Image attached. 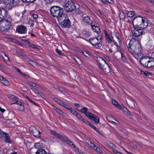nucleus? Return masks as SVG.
I'll list each match as a JSON object with an SVG mask.
<instances>
[{
	"label": "nucleus",
	"mask_w": 154,
	"mask_h": 154,
	"mask_svg": "<svg viewBox=\"0 0 154 154\" xmlns=\"http://www.w3.org/2000/svg\"><path fill=\"white\" fill-rule=\"evenodd\" d=\"M128 49L130 52L137 59L143 56L141 52V45L138 41H136L134 39L131 40L128 44Z\"/></svg>",
	"instance_id": "f257e3e1"
},
{
	"label": "nucleus",
	"mask_w": 154,
	"mask_h": 154,
	"mask_svg": "<svg viewBox=\"0 0 154 154\" xmlns=\"http://www.w3.org/2000/svg\"><path fill=\"white\" fill-rule=\"evenodd\" d=\"M50 12L51 14L53 17H57L58 20L67 17V14L63 13V8L58 6L51 7Z\"/></svg>",
	"instance_id": "f03ea898"
},
{
	"label": "nucleus",
	"mask_w": 154,
	"mask_h": 154,
	"mask_svg": "<svg viewBox=\"0 0 154 154\" xmlns=\"http://www.w3.org/2000/svg\"><path fill=\"white\" fill-rule=\"evenodd\" d=\"M6 19L0 21V29L2 31L8 29L11 25L12 17L9 15H8Z\"/></svg>",
	"instance_id": "7ed1b4c3"
},
{
	"label": "nucleus",
	"mask_w": 154,
	"mask_h": 154,
	"mask_svg": "<svg viewBox=\"0 0 154 154\" xmlns=\"http://www.w3.org/2000/svg\"><path fill=\"white\" fill-rule=\"evenodd\" d=\"M98 60V63L100 68L105 74L109 73L111 69L107 63L102 58L99 57Z\"/></svg>",
	"instance_id": "20e7f679"
},
{
	"label": "nucleus",
	"mask_w": 154,
	"mask_h": 154,
	"mask_svg": "<svg viewBox=\"0 0 154 154\" xmlns=\"http://www.w3.org/2000/svg\"><path fill=\"white\" fill-rule=\"evenodd\" d=\"M102 36L100 35H98L97 37H94L87 41L89 42L93 46L96 48L101 47L102 45Z\"/></svg>",
	"instance_id": "39448f33"
},
{
	"label": "nucleus",
	"mask_w": 154,
	"mask_h": 154,
	"mask_svg": "<svg viewBox=\"0 0 154 154\" xmlns=\"http://www.w3.org/2000/svg\"><path fill=\"white\" fill-rule=\"evenodd\" d=\"M51 132L52 134L55 136L56 137L58 138L60 140L62 141H66V143L67 144L69 145L71 147L74 149L77 153L79 152L78 148L70 140H66L63 136L59 135L57 133L54 131H51Z\"/></svg>",
	"instance_id": "423d86ee"
},
{
	"label": "nucleus",
	"mask_w": 154,
	"mask_h": 154,
	"mask_svg": "<svg viewBox=\"0 0 154 154\" xmlns=\"http://www.w3.org/2000/svg\"><path fill=\"white\" fill-rule=\"evenodd\" d=\"M63 7L67 12H72L75 8L74 3L70 0L66 1L63 5Z\"/></svg>",
	"instance_id": "0eeeda50"
},
{
	"label": "nucleus",
	"mask_w": 154,
	"mask_h": 154,
	"mask_svg": "<svg viewBox=\"0 0 154 154\" xmlns=\"http://www.w3.org/2000/svg\"><path fill=\"white\" fill-rule=\"evenodd\" d=\"M5 6L10 9H12L15 6L18 5L19 0H3Z\"/></svg>",
	"instance_id": "6e6552de"
},
{
	"label": "nucleus",
	"mask_w": 154,
	"mask_h": 154,
	"mask_svg": "<svg viewBox=\"0 0 154 154\" xmlns=\"http://www.w3.org/2000/svg\"><path fill=\"white\" fill-rule=\"evenodd\" d=\"M63 20L62 22H61V26L63 27H69L70 25V22L68 19V15H67V17L62 19L59 20V21Z\"/></svg>",
	"instance_id": "1a4fd4ad"
},
{
	"label": "nucleus",
	"mask_w": 154,
	"mask_h": 154,
	"mask_svg": "<svg viewBox=\"0 0 154 154\" xmlns=\"http://www.w3.org/2000/svg\"><path fill=\"white\" fill-rule=\"evenodd\" d=\"M29 129L32 134L35 137L39 138L41 137V133L36 127L31 126L29 128Z\"/></svg>",
	"instance_id": "9d476101"
},
{
	"label": "nucleus",
	"mask_w": 154,
	"mask_h": 154,
	"mask_svg": "<svg viewBox=\"0 0 154 154\" xmlns=\"http://www.w3.org/2000/svg\"><path fill=\"white\" fill-rule=\"evenodd\" d=\"M104 33L106 39L108 43H111L113 41V42L115 43V44L116 45V46L118 48H119V46L117 44V43L113 39V37L112 36V34L111 31H110V37L107 33L106 31H105Z\"/></svg>",
	"instance_id": "9b49d317"
},
{
	"label": "nucleus",
	"mask_w": 154,
	"mask_h": 154,
	"mask_svg": "<svg viewBox=\"0 0 154 154\" xmlns=\"http://www.w3.org/2000/svg\"><path fill=\"white\" fill-rule=\"evenodd\" d=\"M143 20V17H138L134 18L132 22V24L134 27H140V25Z\"/></svg>",
	"instance_id": "f8f14e48"
},
{
	"label": "nucleus",
	"mask_w": 154,
	"mask_h": 154,
	"mask_svg": "<svg viewBox=\"0 0 154 154\" xmlns=\"http://www.w3.org/2000/svg\"><path fill=\"white\" fill-rule=\"evenodd\" d=\"M134 27V29L132 31V33L134 36L138 37L143 34L142 29H140L139 27Z\"/></svg>",
	"instance_id": "ddd939ff"
},
{
	"label": "nucleus",
	"mask_w": 154,
	"mask_h": 154,
	"mask_svg": "<svg viewBox=\"0 0 154 154\" xmlns=\"http://www.w3.org/2000/svg\"><path fill=\"white\" fill-rule=\"evenodd\" d=\"M91 24L92 28L94 32L98 34L100 32V28L98 26V25L96 23V21L91 22Z\"/></svg>",
	"instance_id": "4468645a"
},
{
	"label": "nucleus",
	"mask_w": 154,
	"mask_h": 154,
	"mask_svg": "<svg viewBox=\"0 0 154 154\" xmlns=\"http://www.w3.org/2000/svg\"><path fill=\"white\" fill-rule=\"evenodd\" d=\"M7 12L4 8L0 9V21L2 20L7 18Z\"/></svg>",
	"instance_id": "2eb2a0df"
},
{
	"label": "nucleus",
	"mask_w": 154,
	"mask_h": 154,
	"mask_svg": "<svg viewBox=\"0 0 154 154\" xmlns=\"http://www.w3.org/2000/svg\"><path fill=\"white\" fill-rule=\"evenodd\" d=\"M143 20L141 21L140 25V29H143L146 27L148 25V20L147 19L143 17Z\"/></svg>",
	"instance_id": "dca6fc26"
},
{
	"label": "nucleus",
	"mask_w": 154,
	"mask_h": 154,
	"mask_svg": "<svg viewBox=\"0 0 154 154\" xmlns=\"http://www.w3.org/2000/svg\"><path fill=\"white\" fill-rule=\"evenodd\" d=\"M149 57L144 56L143 57L140 58V62L143 66H146L149 59Z\"/></svg>",
	"instance_id": "f3484780"
},
{
	"label": "nucleus",
	"mask_w": 154,
	"mask_h": 154,
	"mask_svg": "<svg viewBox=\"0 0 154 154\" xmlns=\"http://www.w3.org/2000/svg\"><path fill=\"white\" fill-rule=\"evenodd\" d=\"M16 30L20 33L25 34L27 31L26 28L23 26L20 25L17 28Z\"/></svg>",
	"instance_id": "a211bd4d"
},
{
	"label": "nucleus",
	"mask_w": 154,
	"mask_h": 154,
	"mask_svg": "<svg viewBox=\"0 0 154 154\" xmlns=\"http://www.w3.org/2000/svg\"><path fill=\"white\" fill-rule=\"evenodd\" d=\"M91 21L90 17L88 16L84 17L82 19V23L85 25H89Z\"/></svg>",
	"instance_id": "6ab92c4d"
},
{
	"label": "nucleus",
	"mask_w": 154,
	"mask_h": 154,
	"mask_svg": "<svg viewBox=\"0 0 154 154\" xmlns=\"http://www.w3.org/2000/svg\"><path fill=\"white\" fill-rule=\"evenodd\" d=\"M111 100L113 104L115 106L118 108H119V109L122 110L124 109L125 106L123 105L122 104L121 106H120L116 100L114 99H112Z\"/></svg>",
	"instance_id": "aec40b11"
},
{
	"label": "nucleus",
	"mask_w": 154,
	"mask_h": 154,
	"mask_svg": "<svg viewBox=\"0 0 154 154\" xmlns=\"http://www.w3.org/2000/svg\"><path fill=\"white\" fill-rule=\"evenodd\" d=\"M148 68H152L154 66V59L150 57L146 66Z\"/></svg>",
	"instance_id": "412c9836"
},
{
	"label": "nucleus",
	"mask_w": 154,
	"mask_h": 154,
	"mask_svg": "<svg viewBox=\"0 0 154 154\" xmlns=\"http://www.w3.org/2000/svg\"><path fill=\"white\" fill-rule=\"evenodd\" d=\"M2 78L0 79V80L1 81V82L4 85L7 86L9 85V82L5 78L2 76Z\"/></svg>",
	"instance_id": "4be33fe9"
},
{
	"label": "nucleus",
	"mask_w": 154,
	"mask_h": 154,
	"mask_svg": "<svg viewBox=\"0 0 154 154\" xmlns=\"http://www.w3.org/2000/svg\"><path fill=\"white\" fill-rule=\"evenodd\" d=\"M8 97L12 101V103L14 101H16L18 98L14 95L12 94H9L8 96Z\"/></svg>",
	"instance_id": "5701e85b"
},
{
	"label": "nucleus",
	"mask_w": 154,
	"mask_h": 154,
	"mask_svg": "<svg viewBox=\"0 0 154 154\" xmlns=\"http://www.w3.org/2000/svg\"><path fill=\"white\" fill-rule=\"evenodd\" d=\"M81 53L85 56L88 58L90 57L91 56L90 54L88 51L85 50L82 51Z\"/></svg>",
	"instance_id": "b1692460"
},
{
	"label": "nucleus",
	"mask_w": 154,
	"mask_h": 154,
	"mask_svg": "<svg viewBox=\"0 0 154 154\" xmlns=\"http://www.w3.org/2000/svg\"><path fill=\"white\" fill-rule=\"evenodd\" d=\"M91 120L94 121V122L97 124H98L99 123V118L94 115L93 116Z\"/></svg>",
	"instance_id": "393cba45"
},
{
	"label": "nucleus",
	"mask_w": 154,
	"mask_h": 154,
	"mask_svg": "<svg viewBox=\"0 0 154 154\" xmlns=\"http://www.w3.org/2000/svg\"><path fill=\"white\" fill-rule=\"evenodd\" d=\"M36 154H47V153L45 149H41L37 151Z\"/></svg>",
	"instance_id": "a878e982"
},
{
	"label": "nucleus",
	"mask_w": 154,
	"mask_h": 154,
	"mask_svg": "<svg viewBox=\"0 0 154 154\" xmlns=\"http://www.w3.org/2000/svg\"><path fill=\"white\" fill-rule=\"evenodd\" d=\"M5 142L6 143H11V141L9 138V135L8 134H7L6 136L5 137Z\"/></svg>",
	"instance_id": "bb28decb"
},
{
	"label": "nucleus",
	"mask_w": 154,
	"mask_h": 154,
	"mask_svg": "<svg viewBox=\"0 0 154 154\" xmlns=\"http://www.w3.org/2000/svg\"><path fill=\"white\" fill-rule=\"evenodd\" d=\"M88 109L87 108L83 107L82 109L80 110V111L84 114H86V113L88 112Z\"/></svg>",
	"instance_id": "cd10ccee"
},
{
	"label": "nucleus",
	"mask_w": 154,
	"mask_h": 154,
	"mask_svg": "<svg viewBox=\"0 0 154 154\" xmlns=\"http://www.w3.org/2000/svg\"><path fill=\"white\" fill-rule=\"evenodd\" d=\"M2 56L3 57L5 60L6 61H9V58L8 57L7 55L4 53L2 52Z\"/></svg>",
	"instance_id": "c85d7f7f"
},
{
	"label": "nucleus",
	"mask_w": 154,
	"mask_h": 154,
	"mask_svg": "<svg viewBox=\"0 0 154 154\" xmlns=\"http://www.w3.org/2000/svg\"><path fill=\"white\" fill-rule=\"evenodd\" d=\"M28 59L29 60L28 62L29 64L34 66H36L37 63L36 62L32 61V60L30 59L29 58H28Z\"/></svg>",
	"instance_id": "c756f323"
},
{
	"label": "nucleus",
	"mask_w": 154,
	"mask_h": 154,
	"mask_svg": "<svg viewBox=\"0 0 154 154\" xmlns=\"http://www.w3.org/2000/svg\"><path fill=\"white\" fill-rule=\"evenodd\" d=\"M85 115L88 117L89 119L92 120V118L93 116V115L92 113L90 112H88Z\"/></svg>",
	"instance_id": "7c9ffc66"
},
{
	"label": "nucleus",
	"mask_w": 154,
	"mask_h": 154,
	"mask_svg": "<svg viewBox=\"0 0 154 154\" xmlns=\"http://www.w3.org/2000/svg\"><path fill=\"white\" fill-rule=\"evenodd\" d=\"M135 14V13L134 11H130L128 12L127 13V15L128 17H132Z\"/></svg>",
	"instance_id": "2f4dec72"
},
{
	"label": "nucleus",
	"mask_w": 154,
	"mask_h": 154,
	"mask_svg": "<svg viewBox=\"0 0 154 154\" xmlns=\"http://www.w3.org/2000/svg\"><path fill=\"white\" fill-rule=\"evenodd\" d=\"M8 133H5L2 131L0 130V138L5 137Z\"/></svg>",
	"instance_id": "473e14b6"
},
{
	"label": "nucleus",
	"mask_w": 154,
	"mask_h": 154,
	"mask_svg": "<svg viewBox=\"0 0 154 154\" xmlns=\"http://www.w3.org/2000/svg\"><path fill=\"white\" fill-rule=\"evenodd\" d=\"M28 43L29 45L32 48L35 49L38 48L37 46L32 44L29 41H28Z\"/></svg>",
	"instance_id": "72a5a7b5"
},
{
	"label": "nucleus",
	"mask_w": 154,
	"mask_h": 154,
	"mask_svg": "<svg viewBox=\"0 0 154 154\" xmlns=\"http://www.w3.org/2000/svg\"><path fill=\"white\" fill-rule=\"evenodd\" d=\"M86 143L88 145L91 147L92 146H93L94 143L91 142L89 140H86Z\"/></svg>",
	"instance_id": "f704fd0d"
},
{
	"label": "nucleus",
	"mask_w": 154,
	"mask_h": 154,
	"mask_svg": "<svg viewBox=\"0 0 154 154\" xmlns=\"http://www.w3.org/2000/svg\"><path fill=\"white\" fill-rule=\"evenodd\" d=\"M74 116L76 117L80 121L83 118L81 115L77 112L76 113L75 115Z\"/></svg>",
	"instance_id": "c9c22d12"
},
{
	"label": "nucleus",
	"mask_w": 154,
	"mask_h": 154,
	"mask_svg": "<svg viewBox=\"0 0 154 154\" xmlns=\"http://www.w3.org/2000/svg\"><path fill=\"white\" fill-rule=\"evenodd\" d=\"M18 108L19 110H20L21 111H23L24 109L23 103L19 106H18Z\"/></svg>",
	"instance_id": "e433bc0d"
},
{
	"label": "nucleus",
	"mask_w": 154,
	"mask_h": 154,
	"mask_svg": "<svg viewBox=\"0 0 154 154\" xmlns=\"http://www.w3.org/2000/svg\"><path fill=\"white\" fill-rule=\"evenodd\" d=\"M69 110L70 111V112H71V113L74 116H75V115L76 113L77 112L74 109L71 108V107L70 109Z\"/></svg>",
	"instance_id": "4c0bfd02"
},
{
	"label": "nucleus",
	"mask_w": 154,
	"mask_h": 154,
	"mask_svg": "<svg viewBox=\"0 0 154 154\" xmlns=\"http://www.w3.org/2000/svg\"><path fill=\"white\" fill-rule=\"evenodd\" d=\"M23 103L21 102L20 101H14L12 103V104L16 103L18 105V106L21 105Z\"/></svg>",
	"instance_id": "58836bf2"
},
{
	"label": "nucleus",
	"mask_w": 154,
	"mask_h": 154,
	"mask_svg": "<svg viewBox=\"0 0 154 154\" xmlns=\"http://www.w3.org/2000/svg\"><path fill=\"white\" fill-rule=\"evenodd\" d=\"M27 84L31 86H33L34 87H36V85L35 83H33L31 82H29L27 83Z\"/></svg>",
	"instance_id": "ea45409f"
},
{
	"label": "nucleus",
	"mask_w": 154,
	"mask_h": 154,
	"mask_svg": "<svg viewBox=\"0 0 154 154\" xmlns=\"http://www.w3.org/2000/svg\"><path fill=\"white\" fill-rule=\"evenodd\" d=\"M119 51L121 53V59H122L125 62V57L124 56V55L123 54V53L121 51V50H119Z\"/></svg>",
	"instance_id": "a19ab883"
},
{
	"label": "nucleus",
	"mask_w": 154,
	"mask_h": 154,
	"mask_svg": "<svg viewBox=\"0 0 154 154\" xmlns=\"http://www.w3.org/2000/svg\"><path fill=\"white\" fill-rule=\"evenodd\" d=\"M96 151L99 154H102L103 152L99 148H98L96 150Z\"/></svg>",
	"instance_id": "79ce46f5"
},
{
	"label": "nucleus",
	"mask_w": 154,
	"mask_h": 154,
	"mask_svg": "<svg viewBox=\"0 0 154 154\" xmlns=\"http://www.w3.org/2000/svg\"><path fill=\"white\" fill-rule=\"evenodd\" d=\"M63 106L64 107L66 108H67L69 110L70 109L71 107L68 105L66 104H65L63 103Z\"/></svg>",
	"instance_id": "37998d69"
},
{
	"label": "nucleus",
	"mask_w": 154,
	"mask_h": 154,
	"mask_svg": "<svg viewBox=\"0 0 154 154\" xmlns=\"http://www.w3.org/2000/svg\"><path fill=\"white\" fill-rule=\"evenodd\" d=\"M23 2H33L35 0H22Z\"/></svg>",
	"instance_id": "c03bdc74"
},
{
	"label": "nucleus",
	"mask_w": 154,
	"mask_h": 154,
	"mask_svg": "<svg viewBox=\"0 0 154 154\" xmlns=\"http://www.w3.org/2000/svg\"><path fill=\"white\" fill-rule=\"evenodd\" d=\"M84 123L88 125V123H89V122L87 120L84 119L83 118H82V120H81Z\"/></svg>",
	"instance_id": "a18cd8bd"
},
{
	"label": "nucleus",
	"mask_w": 154,
	"mask_h": 154,
	"mask_svg": "<svg viewBox=\"0 0 154 154\" xmlns=\"http://www.w3.org/2000/svg\"><path fill=\"white\" fill-rule=\"evenodd\" d=\"M112 151L115 154H122L116 149L113 150Z\"/></svg>",
	"instance_id": "49530a36"
},
{
	"label": "nucleus",
	"mask_w": 154,
	"mask_h": 154,
	"mask_svg": "<svg viewBox=\"0 0 154 154\" xmlns=\"http://www.w3.org/2000/svg\"><path fill=\"white\" fill-rule=\"evenodd\" d=\"M91 148L94 149V150H96L98 147L96 146L94 144L93 146H92Z\"/></svg>",
	"instance_id": "de8ad7c7"
},
{
	"label": "nucleus",
	"mask_w": 154,
	"mask_h": 154,
	"mask_svg": "<svg viewBox=\"0 0 154 154\" xmlns=\"http://www.w3.org/2000/svg\"><path fill=\"white\" fill-rule=\"evenodd\" d=\"M56 51L58 54L60 55H62V54L61 51L57 49H56Z\"/></svg>",
	"instance_id": "09e8293b"
},
{
	"label": "nucleus",
	"mask_w": 154,
	"mask_h": 154,
	"mask_svg": "<svg viewBox=\"0 0 154 154\" xmlns=\"http://www.w3.org/2000/svg\"><path fill=\"white\" fill-rule=\"evenodd\" d=\"M29 24L31 23V26H33L34 25V21L32 19L30 20H29Z\"/></svg>",
	"instance_id": "8fccbe9b"
},
{
	"label": "nucleus",
	"mask_w": 154,
	"mask_h": 154,
	"mask_svg": "<svg viewBox=\"0 0 154 154\" xmlns=\"http://www.w3.org/2000/svg\"><path fill=\"white\" fill-rule=\"evenodd\" d=\"M21 75L22 76L26 78H27L29 77L28 75L25 73H21Z\"/></svg>",
	"instance_id": "3c124183"
},
{
	"label": "nucleus",
	"mask_w": 154,
	"mask_h": 154,
	"mask_svg": "<svg viewBox=\"0 0 154 154\" xmlns=\"http://www.w3.org/2000/svg\"><path fill=\"white\" fill-rule=\"evenodd\" d=\"M22 90L23 91H27L28 90V88L25 87H23L22 88Z\"/></svg>",
	"instance_id": "603ef678"
},
{
	"label": "nucleus",
	"mask_w": 154,
	"mask_h": 154,
	"mask_svg": "<svg viewBox=\"0 0 154 154\" xmlns=\"http://www.w3.org/2000/svg\"><path fill=\"white\" fill-rule=\"evenodd\" d=\"M32 89L33 90L34 92L36 94H38L39 93L37 89L34 88H33V89L32 88Z\"/></svg>",
	"instance_id": "864d4df0"
},
{
	"label": "nucleus",
	"mask_w": 154,
	"mask_h": 154,
	"mask_svg": "<svg viewBox=\"0 0 154 154\" xmlns=\"http://www.w3.org/2000/svg\"><path fill=\"white\" fill-rule=\"evenodd\" d=\"M94 129L97 132L100 134H102L101 132L97 128L95 127V128Z\"/></svg>",
	"instance_id": "5fc2aeb1"
},
{
	"label": "nucleus",
	"mask_w": 154,
	"mask_h": 154,
	"mask_svg": "<svg viewBox=\"0 0 154 154\" xmlns=\"http://www.w3.org/2000/svg\"><path fill=\"white\" fill-rule=\"evenodd\" d=\"M18 54L19 55L22 56L23 57H26L25 55L24 54H23V53H22L21 52H19Z\"/></svg>",
	"instance_id": "6e6d98bb"
},
{
	"label": "nucleus",
	"mask_w": 154,
	"mask_h": 154,
	"mask_svg": "<svg viewBox=\"0 0 154 154\" xmlns=\"http://www.w3.org/2000/svg\"><path fill=\"white\" fill-rule=\"evenodd\" d=\"M109 146L113 148H114L116 147L112 143H110L109 144Z\"/></svg>",
	"instance_id": "4d7b16f0"
},
{
	"label": "nucleus",
	"mask_w": 154,
	"mask_h": 154,
	"mask_svg": "<svg viewBox=\"0 0 154 154\" xmlns=\"http://www.w3.org/2000/svg\"><path fill=\"white\" fill-rule=\"evenodd\" d=\"M32 16L35 19H36L38 17V15L36 14H34L32 15Z\"/></svg>",
	"instance_id": "13d9d810"
},
{
	"label": "nucleus",
	"mask_w": 154,
	"mask_h": 154,
	"mask_svg": "<svg viewBox=\"0 0 154 154\" xmlns=\"http://www.w3.org/2000/svg\"><path fill=\"white\" fill-rule=\"evenodd\" d=\"M88 125H89L90 127L94 129L95 128V127L94 126V125L91 124V123L89 122V123H88Z\"/></svg>",
	"instance_id": "bf43d9fd"
},
{
	"label": "nucleus",
	"mask_w": 154,
	"mask_h": 154,
	"mask_svg": "<svg viewBox=\"0 0 154 154\" xmlns=\"http://www.w3.org/2000/svg\"><path fill=\"white\" fill-rule=\"evenodd\" d=\"M57 103H58V104H59L61 105L62 106H63V103H64L62 102L60 100H59L58 101V102H57Z\"/></svg>",
	"instance_id": "052dcab7"
},
{
	"label": "nucleus",
	"mask_w": 154,
	"mask_h": 154,
	"mask_svg": "<svg viewBox=\"0 0 154 154\" xmlns=\"http://www.w3.org/2000/svg\"><path fill=\"white\" fill-rule=\"evenodd\" d=\"M100 1L102 2L104 4H106L107 3V2L106 0H100Z\"/></svg>",
	"instance_id": "680f3d73"
},
{
	"label": "nucleus",
	"mask_w": 154,
	"mask_h": 154,
	"mask_svg": "<svg viewBox=\"0 0 154 154\" xmlns=\"http://www.w3.org/2000/svg\"><path fill=\"white\" fill-rule=\"evenodd\" d=\"M56 111L59 113H63L62 111L58 108L56 110Z\"/></svg>",
	"instance_id": "e2e57ef3"
},
{
	"label": "nucleus",
	"mask_w": 154,
	"mask_h": 154,
	"mask_svg": "<svg viewBox=\"0 0 154 154\" xmlns=\"http://www.w3.org/2000/svg\"><path fill=\"white\" fill-rule=\"evenodd\" d=\"M39 143H37L35 144V146L37 148H38V147L39 146Z\"/></svg>",
	"instance_id": "0e129e2a"
},
{
	"label": "nucleus",
	"mask_w": 154,
	"mask_h": 154,
	"mask_svg": "<svg viewBox=\"0 0 154 154\" xmlns=\"http://www.w3.org/2000/svg\"><path fill=\"white\" fill-rule=\"evenodd\" d=\"M0 111L2 112H3L5 111V110L0 107Z\"/></svg>",
	"instance_id": "69168bd1"
},
{
	"label": "nucleus",
	"mask_w": 154,
	"mask_h": 154,
	"mask_svg": "<svg viewBox=\"0 0 154 154\" xmlns=\"http://www.w3.org/2000/svg\"><path fill=\"white\" fill-rule=\"evenodd\" d=\"M74 105L77 107H79L80 106V105L77 103H75Z\"/></svg>",
	"instance_id": "338daca9"
},
{
	"label": "nucleus",
	"mask_w": 154,
	"mask_h": 154,
	"mask_svg": "<svg viewBox=\"0 0 154 154\" xmlns=\"http://www.w3.org/2000/svg\"><path fill=\"white\" fill-rule=\"evenodd\" d=\"M108 0V2H109V3H110V4H113V0Z\"/></svg>",
	"instance_id": "774afa93"
}]
</instances>
